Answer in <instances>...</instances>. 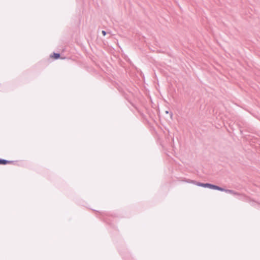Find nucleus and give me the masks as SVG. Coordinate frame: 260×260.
<instances>
[{
	"label": "nucleus",
	"mask_w": 260,
	"mask_h": 260,
	"mask_svg": "<svg viewBox=\"0 0 260 260\" xmlns=\"http://www.w3.org/2000/svg\"><path fill=\"white\" fill-rule=\"evenodd\" d=\"M187 182H191V181H187ZM191 182H193V181H191Z\"/></svg>",
	"instance_id": "nucleus-6"
},
{
	"label": "nucleus",
	"mask_w": 260,
	"mask_h": 260,
	"mask_svg": "<svg viewBox=\"0 0 260 260\" xmlns=\"http://www.w3.org/2000/svg\"><path fill=\"white\" fill-rule=\"evenodd\" d=\"M219 191H224L226 193H231L232 194H233V195H235V196H241V198L240 199L242 200L243 201H245V202H251L252 201V203H254V202L252 201L250 199H249V198L247 197H245L244 196H242L241 194H240L239 192H236L234 190H231V189H225L224 188H222V187H220V189L219 190Z\"/></svg>",
	"instance_id": "nucleus-1"
},
{
	"label": "nucleus",
	"mask_w": 260,
	"mask_h": 260,
	"mask_svg": "<svg viewBox=\"0 0 260 260\" xmlns=\"http://www.w3.org/2000/svg\"><path fill=\"white\" fill-rule=\"evenodd\" d=\"M172 115H173V114L171 113V116H172Z\"/></svg>",
	"instance_id": "nucleus-8"
},
{
	"label": "nucleus",
	"mask_w": 260,
	"mask_h": 260,
	"mask_svg": "<svg viewBox=\"0 0 260 260\" xmlns=\"http://www.w3.org/2000/svg\"><path fill=\"white\" fill-rule=\"evenodd\" d=\"M196 184L199 186H202V187H208L210 189H215V190H219L220 189V186H217V185H215L214 184H212L210 183H201V182H197L196 183Z\"/></svg>",
	"instance_id": "nucleus-2"
},
{
	"label": "nucleus",
	"mask_w": 260,
	"mask_h": 260,
	"mask_svg": "<svg viewBox=\"0 0 260 260\" xmlns=\"http://www.w3.org/2000/svg\"><path fill=\"white\" fill-rule=\"evenodd\" d=\"M102 33L104 36L106 35V32L105 30H102Z\"/></svg>",
	"instance_id": "nucleus-5"
},
{
	"label": "nucleus",
	"mask_w": 260,
	"mask_h": 260,
	"mask_svg": "<svg viewBox=\"0 0 260 260\" xmlns=\"http://www.w3.org/2000/svg\"><path fill=\"white\" fill-rule=\"evenodd\" d=\"M14 161L7 160L4 159L0 158V165H7L14 163Z\"/></svg>",
	"instance_id": "nucleus-3"
},
{
	"label": "nucleus",
	"mask_w": 260,
	"mask_h": 260,
	"mask_svg": "<svg viewBox=\"0 0 260 260\" xmlns=\"http://www.w3.org/2000/svg\"><path fill=\"white\" fill-rule=\"evenodd\" d=\"M166 113H169V112H168V111H166Z\"/></svg>",
	"instance_id": "nucleus-7"
},
{
	"label": "nucleus",
	"mask_w": 260,
	"mask_h": 260,
	"mask_svg": "<svg viewBox=\"0 0 260 260\" xmlns=\"http://www.w3.org/2000/svg\"><path fill=\"white\" fill-rule=\"evenodd\" d=\"M50 57H51V58H54L55 59H58V58H60V54H59V53H55V52H54V53H53V54H51V55H50Z\"/></svg>",
	"instance_id": "nucleus-4"
}]
</instances>
